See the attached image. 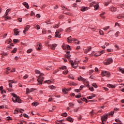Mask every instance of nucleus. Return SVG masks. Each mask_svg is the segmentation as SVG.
Here are the masks:
<instances>
[{
  "mask_svg": "<svg viewBox=\"0 0 124 124\" xmlns=\"http://www.w3.org/2000/svg\"><path fill=\"white\" fill-rule=\"evenodd\" d=\"M114 111H110L109 113L107 114L106 115H104V116H102L101 117L102 120V124H104V122H106L107 121V119H108V116H113V115H114Z\"/></svg>",
  "mask_w": 124,
  "mask_h": 124,
  "instance_id": "1",
  "label": "nucleus"
},
{
  "mask_svg": "<svg viewBox=\"0 0 124 124\" xmlns=\"http://www.w3.org/2000/svg\"><path fill=\"white\" fill-rule=\"evenodd\" d=\"M11 94L13 95L14 98H12V100L13 102L16 103L18 102V103H21V99H20V97L17 96L16 94L14 93H11Z\"/></svg>",
  "mask_w": 124,
  "mask_h": 124,
  "instance_id": "2",
  "label": "nucleus"
},
{
  "mask_svg": "<svg viewBox=\"0 0 124 124\" xmlns=\"http://www.w3.org/2000/svg\"><path fill=\"white\" fill-rule=\"evenodd\" d=\"M43 75H44V74H40V75H39V76L38 77V79H39V80L38 81V84L39 85H42V83L43 82Z\"/></svg>",
  "mask_w": 124,
  "mask_h": 124,
  "instance_id": "3",
  "label": "nucleus"
},
{
  "mask_svg": "<svg viewBox=\"0 0 124 124\" xmlns=\"http://www.w3.org/2000/svg\"><path fill=\"white\" fill-rule=\"evenodd\" d=\"M112 62H113V59L112 58H108L104 62V63L105 65L110 64V63H112Z\"/></svg>",
  "mask_w": 124,
  "mask_h": 124,
  "instance_id": "4",
  "label": "nucleus"
},
{
  "mask_svg": "<svg viewBox=\"0 0 124 124\" xmlns=\"http://www.w3.org/2000/svg\"><path fill=\"white\" fill-rule=\"evenodd\" d=\"M69 62H70L72 66L73 67V68L76 69V67L78 66V64L77 63V62L76 61H75L73 62V61L69 60Z\"/></svg>",
  "mask_w": 124,
  "mask_h": 124,
  "instance_id": "5",
  "label": "nucleus"
},
{
  "mask_svg": "<svg viewBox=\"0 0 124 124\" xmlns=\"http://www.w3.org/2000/svg\"><path fill=\"white\" fill-rule=\"evenodd\" d=\"M102 76H106V77H110V72L106 71H103L102 72Z\"/></svg>",
  "mask_w": 124,
  "mask_h": 124,
  "instance_id": "6",
  "label": "nucleus"
},
{
  "mask_svg": "<svg viewBox=\"0 0 124 124\" xmlns=\"http://www.w3.org/2000/svg\"><path fill=\"white\" fill-rule=\"evenodd\" d=\"M104 53V50H102L101 52H98L94 54V57H99V56H101L102 54Z\"/></svg>",
  "mask_w": 124,
  "mask_h": 124,
  "instance_id": "7",
  "label": "nucleus"
},
{
  "mask_svg": "<svg viewBox=\"0 0 124 124\" xmlns=\"http://www.w3.org/2000/svg\"><path fill=\"white\" fill-rule=\"evenodd\" d=\"M70 51L67 52L66 54L65 55V57L68 59H70V57H71V55H70Z\"/></svg>",
  "mask_w": 124,
  "mask_h": 124,
  "instance_id": "8",
  "label": "nucleus"
},
{
  "mask_svg": "<svg viewBox=\"0 0 124 124\" xmlns=\"http://www.w3.org/2000/svg\"><path fill=\"white\" fill-rule=\"evenodd\" d=\"M107 87H108V88H110L111 89H114V88H116V86H115L114 85H113V84H108L107 85Z\"/></svg>",
  "mask_w": 124,
  "mask_h": 124,
  "instance_id": "9",
  "label": "nucleus"
},
{
  "mask_svg": "<svg viewBox=\"0 0 124 124\" xmlns=\"http://www.w3.org/2000/svg\"><path fill=\"white\" fill-rule=\"evenodd\" d=\"M50 46L52 50H55V49H56V47H57V44H53L52 45H50Z\"/></svg>",
  "mask_w": 124,
  "mask_h": 124,
  "instance_id": "10",
  "label": "nucleus"
},
{
  "mask_svg": "<svg viewBox=\"0 0 124 124\" xmlns=\"http://www.w3.org/2000/svg\"><path fill=\"white\" fill-rule=\"evenodd\" d=\"M59 33H60V31H57L55 32V37H59V38H61V34L59 35Z\"/></svg>",
  "mask_w": 124,
  "mask_h": 124,
  "instance_id": "11",
  "label": "nucleus"
},
{
  "mask_svg": "<svg viewBox=\"0 0 124 124\" xmlns=\"http://www.w3.org/2000/svg\"><path fill=\"white\" fill-rule=\"evenodd\" d=\"M78 81H82L83 82H85L86 81V78H82L81 77L78 78Z\"/></svg>",
  "mask_w": 124,
  "mask_h": 124,
  "instance_id": "12",
  "label": "nucleus"
},
{
  "mask_svg": "<svg viewBox=\"0 0 124 124\" xmlns=\"http://www.w3.org/2000/svg\"><path fill=\"white\" fill-rule=\"evenodd\" d=\"M14 32L16 35H18V34H19V32L18 29H14Z\"/></svg>",
  "mask_w": 124,
  "mask_h": 124,
  "instance_id": "13",
  "label": "nucleus"
},
{
  "mask_svg": "<svg viewBox=\"0 0 124 124\" xmlns=\"http://www.w3.org/2000/svg\"><path fill=\"white\" fill-rule=\"evenodd\" d=\"M88 9H89V7H82L81 8V11H86V10H88Z\"/></svg>",
  "mask_w": 124,
  "mask_h": 124,
  "instance_id": "14",
  "label": "nucleus"
},
{
  "mask_svg": "<svg viewBox=\"0 0 124 124\" xmlns=\"http://www.w3.org/2000/svg\"><path fill=\"white\" fill-rule=\"evenodd\" d=\"M67 42L69 43H71V42H72V37H71V36L69 37L68 38H67Z\"/></svg>",
  "mask_w": 124,
  "mask_h": 124,
  "instance_id": "15",
  "label": "nucleus"
},
{
  "mask_svg": "<svg viewBox=\"0 0 124 124\" xmlns=\"http://www.w3.org/2000/svg\"><path fill=\"white\" fill-rule=\"evenodd\" d=\"M110 10H111V11H117V9L116 8H115V7H110L109 8Z\"/></svg>",
  "mask_w": 124,
  "mask_h": 124,
  "instance_id": "16",
  "label": "nucleus"
},
{
  "mask_svg": "<svg viewBox=\"0 0 124 124\" xmlns=\"http://www.w3.org/2000/svg\"><path fill=\"white\" fill-rule=\"evenodd\" d=\"M67 121L70 122V123H73V119L70 117L67 118Z\"/></svg>",
  "mask_w": 124,
  "mask_h": 124,
  "instance_id": "17",
  "label": "nucleus"
},
{
  "mask_svg": "<svg viewBox=\"0 0 124 124\" xmlns=\"http://www.w3.org/2000/svg\"><path fill=\"white\" fill-rule=\"evenodd\" d=\"M84 85H85V86H86V87H89L90 86V84L89 83V81H88V80H87L85 81H84Z\"/></svg>",
  "mask_w": 124,
  "mask_h": 124,
  "instance_id": "18",
  "label": "nucleus"
},
{
  "mask_svg": "<svg viewBox=\"0 0 124 124\" xmlns=\"http://www.w3.org/2000/svg\"><path fill=\"white\" fill-rule=\"evenodd\" d=\"M23 4L27 8V9H29V4H28V3L24 2L23 3Z\"/></svg>",
  "mask_w": 124,
  "mask_h": 124,
  "instance_id": "19",
  "label": "nucleus"
},
{
  "mask_svg": "<svg viewBox=\"0 0 124 124\" xmlns=\"http://www.w3.org/2000/svg\"><path fill=\"white\" fill-rule=\"evenodd\" d=\"M94 10H97V9H98V7H99V6L98 5V4L96 3V5H94Z\"/></svg>",
  "mask_w": 124,
  "mask_h": 124,
  "instance_id": "20",
  "label": "nucleus"
},
{
  "mask_svg": "<svg viewBox=\"0 0 124 124\" xmlns=\"http://www.w3.org/2000/svg\"><path fill=\"white\" fill-rule=\"evenodd\" d=\"M11 10H10V9H8L6 11L5 16H7V15H8L9 12H10Z\"/></svg>",
  "mask_w": 124,
  "mask_h": 124,
  "instance_id": "21",
  "label": "nucleus"
},
{
  "mask_svg": "<svg viewBox=\"0 0 124 124\" xmlns=\"http://www.w3.org/2000/svg\"><path fill=\"white\" fill-rule=\"evenodd\" d=\"M31 105L33 106H37V105H38V103H37V102H34L31 104Z\"/></svg>",
  "mask_w": 124,
  "mask_h": 124,
  "instance_id": "22",
  "label": "nucleus"
},
{
  "mask_svg": "<svg viewBox=\"0 0 124 124\" xmlns=\"http://www.w3.org/2000/svg\"><path fill=\"white\" fill-rule=\"evenodd\" d=\"M41 46H42L40 44L38 45L36 47V49L37 50H41V48H42Z\"/></svg>",
  "mask_w": 124,
  "mask_h": 124,
  "instance_id": "23",
  "label": "nucleus"
},
{
  "mask_svg": "<svg viewBox=\"0 0 124 124\" xmlns=\"http://www.w3.org/2000/svg\"><path fill=\"white\" fill-rule=\"evenodd\" d=\"M31 93V92H30V89H29V88H27L26 89V94H29V93Z\"/></svg>",
  "mask_w": 124,
  "mask_h": 124,
  "instance_id": "24",
  "label": "nucleus"
},
{
  "mask_svg": "<svg viewBox=\"0 0 124 124\" xmlns=\"http://www.w3.org/2000/svg\"><path fill=\"white\" fill-rule=\"evenodd\" d=\"M61 116H62V117H67V113H66V112H65L64 113H62L61 114Z\"/></svg>",
  "mask_w": 124,
  "mask_h": 124,
  "instance_id": "25",
  "label": "nucleus"
},
{
  "mask_svg": "<svg viewBox=\"0 0 124 124\" xmlns=\"http://www.w3.org/2000/svg\"><path fill=\"white\" fill-rule=\"evenodd\" d=\"M60 69H62V70H63V69H66V66H62L60 68Z\"/></svg>",
  "mask_w": 124,
  "mask_h": 124,
  "instance_id": "26",
  "label": "nucleus"
},
{
  "mask_svg": "<svg viewBox=\"0 0 124 124\" xmlns=\"http://www.w3.org/2000/svg\"><path fill=\"white\" fill-rule=\"evenodd\" d=\"M119 71H120L121 72H122V73L124 74V69H123L122 68H120Z\"/></svg>",
  "mask_w": 124,
  "mask_h": 124,
  "instance_id": "27",
  "label": "nucleus"
},
{
  "mask_svg": "<svg viewBox=\"0 0 124 124\" xmlns=\"http://www.w3.org/2000/svg\"><path fill=\"white\" fill-rule=\"evenodd\" d=\"M81 100H82L83 101H85V102H86V103H88V100H87L86 98H81Z\"/></svg>",
  "mask_w": 124,
  "mask_h": 124,
  "instance_id": "28",
  "label": "nucleus"
},
{
  "mask_svg": "<svg viewBox=\"0 0 124 124\" xmlns=\"http://www.w3.org/2000/svg\"><path fill=\"white\" fill-rule=\"evenodd\" d=\"M17 51V48H15L12 51V53H16Z\"/></svg>",
  "mask_w": 124,
  "mask_h": 124,
  "instance_id": "29",
  "label": "nucleus"
},
{
  "mask_svg": "<svg viewBox=\"0 0 124 124\" xmlns=\"http://www.w3.org/2000/svg\"><path fill=\"white\" fill-rule=\"evenodd\" d=\"M49 88L51 89V90H54L56 89V87L52 85V86H49Z\"/></svg>",
  "mask_w": 124,
  "mask_h": 124,
  "instance_id": "30",
  "label": "nucleus"
},
{
  "mask_svg": "<svg viewBox=\"0 0 124 124\" xmlns=\"http://www.w3.org/2000/svg\"><path fill=\"white\" fill-rule=\"evenodd\" d=\"M92 85L94 87V88H95V89H96V88H97V85H96V83H93Z\"/></svg>",
  "mask_w": 124,
  "mask_h": 124,
  "instance_id": "31",
  "label": "nucleus"
},
{
  "mask_svg": "<svg viewBox=\"0 0 124 124\" xmlns=\"http://www.w3.org/2000/svg\"><path fill=\"white\" fill-rule=\"evenodd\" d=\"M18 41H19V40L18 39H14L13 40L14 43H17V42H18Z\"/></svg>",
  "mask_w": 124,
  "mask_h": 124,
  "instance_id": "32",
  "label": "nucleus"
},
{
  "mask_svg": "<svg viewBox=\"0 0 124 124\" xmlns=\"http://www.w3.org/2000/svg\"><path fill=\"white\" fill-rule=\"evenodd\" d=\"M30 25H27L26 28H25V30H26V31H29V29H30Z\"/></svg>",
  "mask_w": 124,
  "mask_h": 124,
  "instance_id": "33",
  "label": "nucleus"
},
{
  "mask_svg": "<svg viewBox=\"0 0 124 124\" xmlns=\"http://www.w3.org/2000/svg\"><path fill=\"white\" fill-rule=\"evenodd\" d=\"M31 51H32V49H29L27 50V52L28 53V54H30V53H31Z\"/></svg>",
  "mask_w": 124,
  "mask_h": 124,
  "instance_id": "34",
  "label": "nucleus"
},
{
  "mask_svg": "<svg viewBox=\"0 0 124 124\" xmlns=\"http://www.w3.org/2000/svg\"><path fill=\"white\" fill-rule=\"evenodd\" d=\"M5 20H10L11 19V17L9 16H5Z\"/></svg>",
  "mask_w": 124,
  "mask_h": 124,
  "instance_id": "35",
  "label": "nucleus"
},
{
  "mask_svg": "<svg viewBox=\"0 0 124 124\" xmlns=\"http://www.w3.org/2000/svg\"><path fill=\"white\" fill-rule=\"evenodd\" d=\"M24 117H25V118H27V119L30 118V117L29 116V115H27V114H24Z\"/></svg>",
  "mask_w": 124,
  "mask_h": 124,
  "instance_id": "36",
  "label": "nucleus"
},
{
  "mask_svg": "<svg viewBox=\"0 0 124 124\" xmlns=\"http://www.w3.org/2000/svg\"><path fill=\"white\" fill-rule=\"evenodd\" d=\"M71 30V27L68 28L66 30V32H69V31H70Z\"/></svg>",
  "mask_w": 124,
  "mask_h": 124,
  "instance_id": "37",
  "label": "nucleus"
},
{
  "mask_svg": "<svg viewBox=\"0 0 124 124\" xmlns=\"http://www.w3.org/2000/svg\"><path fill=\"white\" fill-rule=\"evenodd\" d=\"M93 73V70H91L89 71V74L90 75H91V74H92Z\"/></svg>",
  "mask_w": 124,
  "mask_h": 124,
  "instance_id": "38",
  "label": "nucleus"
},
{
  "mask_svg": "<svg viewBox=\"0 0 124 124\" xmlns=\"http://www.w3.org/2000/svg\"><path fill=\"white\" fill-rule=\"evenodd\" d=\"M93 96H89L87 97L88 99H93Z\"/></svg>",
  "mask_w": 124,
  "mask_h": 124,
  "instance_id": "39",
  "label": "nucleus"
},
{
  "mask_svg": "<svg viewBox=\"0 0 124 124\" xmlns=\"http://www.w3.org/2000/svg\"><path fill=\"white\" fill-rule=\"evenodd\" d=\"M120 34V32L119 31H117L115 33V36L117 37V36H119V34Z\"/></svg>",
  "mask_w": 124,
  "mask_h": 124,
  "instance_id": "40",
  "label": "nucleus"
},
{
  "mask_svg": "<svg viewBox=\"0 0 124 124\" xmlns=\"http://www.w3.org/2000/svg\"><path fill=\"white\" fill-rule=\"evenodd\" d=\"M66 47H67V49L68 50H71V48H70V46H69V45H67L66 46Z\"/></svg>",
  "mask_w": 124,
  "mask_h": 124,
  "instance_id": "41",
  "label": "nucleus"
},
{
  "mask_svg": "<svg viewBox=\"0 0 124 124\" xmlns=\"http://www.w3.org/2000/svg\"><path fill=\"white\" fill-rule=\"evenodd\" d=\"M75 97H76V98H80V97H81V95L80 94H79V95H76Z\"/></svg>",
  "mask_w": 124,
  "mask_h": 124,
  "instance_id": "42",
  "label": "nucleus"
},
{
  "mask_svg": "<svg viewBox=\"0 0 124 124\" xmlns=\"http://www.w3.org/2000/svg\"><path fill=\"white\" fill-rule=\"evenodd\" d=\"M30 90L31 93V92H33V91H35V89L34 88H32L30 89Z\"/></svg>",
  "mask_w": 124,
  "mask_h": 124,
  "instance_id": "43",
  "label": "nucleus"
},
{
  "mask_svg": "<svg viewBox=\"0 0 124 124\" xmlns=\"http://www.w3.org/2000/svg\"><path fill=\"white\" fill-rule=\"evenodd\" d=\"M9 70H10V68H9V67H7V70H6V73H7V74H8V72L9 71Z\"/></svg>",
  "mask_w": 124,
  "mask_h": 124,
  "instance_id": "44",
  "label": "nucleus"
},
{
  "mask_svg": "<svg viewBox=\"0 0 124 124\" xmlns=\"http://www.w3.org/2000/svg\"><path fill=\"white\" fill-rule=\"evenodd\" d=\"M62 92H63V93H65V92H68V89H66V88H64V89L63 90Z\"/></svg>",
  "mask_w": 124,
  "mask_h": 124,
  "instance_id": "45",
  "label": "nucleus"
},
{
  "mask_svg": "<svg viewBox=\"0 0 124 124\" xmlns=\"http://www.w3.org/2000/svg\"><path fill=\"white\" fill-rule=\"evenodd\" d=\"M36 30H40V26L39 25H36Z\"/></svg>",
  "mask_w": 124,
  "mask_h": 124,
  "instance_id": "46",
  "label": "nucleus"
},
{
  "mask_svg": "<svg viewBox=\"0 0 124 124\" xmlns=\"http://www.w3.org/2000/svg\"><path fill=\"white\" fill-rule=\"evenodd\" d=\"M69 106H70V107H72L73 106H74V104H72V103H70L69 104Z\"/></svg>",
  "mask_w": 124,
  "mask_h": 124,
  "instance_id": "47",
  "label": "nucleus"
},
{
  "mask_svg": "<svg viewBox=\"0 0 124 124\" xmlns=\"http://www.w3.org/2000/svg\"><path fill=\"white\" fill-rule=\"evenodd\" d=\"M29 77V76L28 75H25L24 77L23 78L24 79H27Z\"/></svg>",
  "mask_w": 124,
  "mask_h": 124,
  "instance_id": "48",
  "label": "nucleus"
},
{
  "mask_svg": "<svg viewBox=\"0 0 124 124\" xmlns=\"http://www.w3.org/2000/svg\"><path fill=\"white\" fill-rule=\"evenodd\" d=\"M35 73H36V74H40V71H39L38 70H36Z\"/></svg>",
  "mask_w": 124,
  "mask_h": 124,
  "instance_id": "49",
  "label": "nucleus"
},
{
  "mask_svg": "<svg viewBox=\"0 0 124 124\" xmlns=\"http://www.w3.org/2000/svg\"><path fill=\"white\" fill-rule=\"evenodd\" d=\"M108 29H109V26L104 28L103 30H104L105 31H107V30H108Z\"/></svg>",
  "mask_w": 124,
  "mask_h": 124,
  "instance_id": "50",
  "label": "nucleus"
},
{
  "mask_svg": "<svg viewBox=\"0 0 124 124\" xmlns=\"http://www.w3.org/2000/svg\"><path fill=\"white\" fill-rule=\"evenodd\" d=\"M115 122H116V123H118V124H120L121 123L120 120L119 119H116Z\"/></svg>",
  "mask_w": 124,
  "mask_h": 124,
  "instance_id": "51",
  "label": "nucleus"
},
{
  "mask_svg": "<svg viewBox=\"0 0 124 124\" xmlns=\"http://www.w3.org/2000/svg\"><path fill=\"white\" fill-rule=\"evenodd\" d=\"M90 91H91V92H93V87H89Z\"/></svg>",
  "mask_w": 124,
  "mask_h": 124,
  "instance_id": "52",
  "label": "nucleus"
},
{
  "mask_svg": "<svg viewBox=\"0 0 124 124\" xmlns=\"http://www.w3.org/2000/svg\"><path fill=\"white\" fill-rule=\"evenodd\" d=\"M67 73H68V70H65L63 71L64 74H67Z\"/></svg>",
  "mask_w": 124,
  "mask_h": 124,
  "instance_id": "53",
  "label": "nucleus"
},
{
  "mask_svg": "<svg viewBox=\"0 0 124 124\" xmlns=\"http://www.w3.org/2000/svg\"><path fill=\"white\" fill-rule=\"evenodd\" d=\"M6 120H7V121H11V117H8L6 118Z\"/></svg>",
  "mask_w": 124,
  "mask_h": 124,
  "instance_id": "54",
  "label": "nucleus"
},
{
  "mask_svg": "<svg viewBox=\"0 0 124 124\" xmlns=\"http://www.w3.org/2000/svg\"><path fill=\"white\" fill-rule=\"evenodd\" d=\"M89 52H90V51L88 50V49H85L84 53L85 54H87L88 53H89Z\"/></svg>",
  "mask_w": 124,
  "mask_h": 124,
  "instance_id": "55",
  "label": "nucleus"
},
{
  "mask_svg": "<svg viewBox=\"0 0 124 124\" xmlns=\"http://www.w3.org/2000/svg\"><path fill=\"white\" fill-rule=\"evenodd\" d=\"M100 16L101 18H103V19H105V16H104V15H100Z\"/></svg>",
  "mask_w": 124,
  "mask_h": 124,
  "instance_id": "56",
  "label": "nucleus"
},
{
  "mask_svg": "<svg viewBox=\"0 0 124 124\" xmlns=\"http://www.w3.org/2000/svg\"><path fill=\"white\" fill-rule=\"evenodd\" d=\"M31 16H33V15H35V14H34V13L33 12V11H31Z\"/></svg>",
  "mask_w": 124,
  "mask_h": 124,
  "instance_id": "57",
  "label": "nucleus"
},
{
  "mask_svg": "<svg viewBox=\"0 0 124 124\" xmlns=\"http://www.w3.org/2000/svg\"><path fill=\"white\" fill-rule=\"evenodd\" d=\"M64 17L63 16H59V19H63Z\"/></svg>",
  "mask_w": 124,
  "mask_h": 124,
  "instance_id": "58",
  "label": "nucleus"
},
{
  "mask_svg": "<svg viewBox=\"0 0 124 124\" xmlns=\"http://www.w3.org/2000/svg\"><path fill=\"white\" fill-rule=\"evenodd\" d=\"M6 93V91L5 90H2L1 91V93Z\"/></svg>",
  "mask_w": 124,
  "mask_h": 124,
  "instance_id": "59",
  "label": "nucleus"
},
{
  "mask_svg": "<svg viewBox=\"0 0 124 124\" xmlns=\"http://www.w3.org/2000/svg\"><path fill=\"white\" fill-rule=\"evenodd\" d=\"M17 20L19 22H22V18H19L17 19Z\"/></svg>",
  "mask_w": 124,
  "mask_h": 124,
  "instance_id": "60",
  "label": "nucleus"
},
{
  "mask_svg": "<svg viewBox=\"0 0 124 124\" xmlns=\"http://www.w3.org/2000/svg\"><path fill=\"white\" fill-rule=\"evenodd\" d=\"M107 52H112V49L108 48L107 49Z\"/></svg>",
  "mask_w": 124,
  "mask_h": 124,
  "instance_id": "61",
  "label": "nucleus"
},
{
  "mask_svg": "<svg viewBox=\"0 0 124 124\" xmlns=\"http://www.w3.org/2000/svg\"><path fill=\"white\" fill-rule=\"evenodd\" d=\"M51 69V66H48V67L46 68V69H47V70H50Z\"/></svg>",
  "mask_w": 124,
  "mask_h": 124,
  "instance_id": "62",
  "label": "nucleus"
},
{
  "mask_svg": "<svg viewBox=\"0 0 124 124\" xmlns=\"http://www.w3.org/2000/svg\"><path fill=\"white\" fill-rule=\"evenodd\" d=\"M118 19H122L123 17H122V16H121V15H119V16L117 17Z\"/></svg>",
  "mask_w": 124,
  "mask_h": 124,
  "instance_id": "63",
  "label": "nucleus"
},
{
  "mask_svg": "<svg viewBox=\"0 0 124 124\" xmlns=\"http://www.w3.org/2000/svg\"><path fill=\"white\" fill-rule=\"evenodd\" d=\"M37 18H40V14H37L36 15Z\"/></svg>",
  "mask_w": 124,
  "mask_h": 124,
  "instance_id": "64",
  "label": "nucleus"
}]
</instances>
